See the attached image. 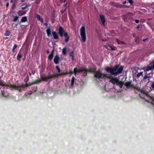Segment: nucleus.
<instances>
[{"instance_id": "f257e3e1", "label": "nucleus", "mask_w": 154, "mask_h": 154, "mask_svg": "<svg viewBox=\"0 0 154 154\" xmlns=\"http://www.w3.org/2000/svg\"><path fill=\"white\" fill-rule=\"evenodd\" d=\"M123 68L122 66H116L113 68H106V70L107 72L115 75L121 73L123 70Z\"/></svg>"}, {"instance_id": "f03ea898", "label": "nucleus", "mask_w": 154, "mask_h": 154, "mask_svg": "<svg viewBox=\"0 0 154 154\" xmlns=\"http://www.w3.org/2000/svg\"><path fill=\"white\" fill-rule=\"evenodd\" d=\"M42 80H38L35 82L32 83H30V84H26L25 85H22L21 86H20V85H13L12 86V87L13 88H15L17 90H18L20 92L21 91V88H24L26 87H27L29 86H30L31 85L35 84H36L38 83H39L41 82Z\"/></svg>"}, {"instance_id": "7ed1b4c3", "label": "nucleus", "mask_w": 154, "mask_h": 154, "mask_svg": "<svg viewBox=\"0 0 154 154\" xmlns=\"http://www.w3.org/2000/svg\"><path fill=\"white\" fill-rule=\"evenodd\" d=\"M109 78H108L110 79L109 82H112L113 84H116L118 85L119 86L120 88L122 87L123 82L121 81H120L118 79L116 78L111 77L110 76H109Z\"/></svg>"}, {"instance_id": "20e7f679", "label": "nucleus", "mask_w": 154, "mask_h": 154, "mask_svg": "<svg viewBox=\"0 0 154 154\" xmlns=\"http://www.w3.org/2000/svg\"><path fill=\"white\" fill-rule=\"evenodd\" d=\"M94 75L97 79H102L104 78H109V75L103 73L100 71L98 70L95 72Z\"/></svg>"}, {"instance_id": "39448f33", "label": "nucleus", "mask_w": 154, "mask_h": 154, "mask_svg": "<svg viewBox=\"0 0 154 154\" xmlns=\"http://www.w3.org/2000/svg\"><path fill=\"white\" fill-rule=\"evenodd\" d=\"M80 31L82 41L83 42H85L86 40V29L85 27L84 26H82L80 28Z\"/></svg>"}, {"instance_id": "423d86ee", "label": "nucleus", "mask_w": 154, "mask_h": 154, "mask_svg": "<svg viewBox=\"0 0 154 154\" xmlns=\"http://www.w3.org/2000/svg\"><path fill=\"white\" fill-rule=\"evenodd\" d=\"M59 33L61 37H62L63 34L64 36L66 37L65 41L66 42H67L69 39V37L68 36L67 33L65 32L63 28L60 27L59 29Z\"/></svg>"}, {"instance_id": "0eeeda50", "label": "nucleus", "mask_w": 154, "mask_h": 154, "mask_svg": "<svg viewBox=\"0 0 154 154\" xmlns=\"http://www.w3.org/2000/svg\"><path fill=\"white\" fill-rule=\"evenodd\" d=\"M69 74V72H66L65 73L63 72V73H59L58 74H54L53 75H49L48 76H46L45 77L42 78V80L44 81V80H45L46 79H50V78L54 77H55L60 76H61L63 75H67V74Z\"/></svg>"}, {"instance_id": "6e6552de", "label": "nucleus", "mask_w": 154, "mask_h": 154, "mask_svg": "<svg viewBox=\"0 0 154 154\" xmlns=\"http://www.w3.org/2000/svg\"><path fill=\"white\" fill-rule=\"evenodd\" d=\"M150 66H148L144 68V70L145 71H147L150 70L152 69H154V62L153 61L152 63H150Z\"/></svg>"}, {"instance_id": "1a4fd4ad", "label": "nucleus", "mask_w": 154, "mask_h": 154, "mask_svg": "<svg viewBox=\"0 0 154 154\" xmlns=\"http://www.w3.org/2000/svg\"><path fill=\"white\" fill-rule=\"evenodd\" d=\"M105 48L110 51H114L116 49V48L115 46H111L110 45H107L105 46Z\"/></svg>"}, {"instance_id": "9d476101", "label": "nucleus", "mask_w": 154, "mask_h": 154, "mask_svg": "<svg viewBox=\"0 0 154 154\" xmlns=\"http://www.w3.org/2000/svg\"><path fill=\"white\" fill-rule=\"evenodd\" d=\"M60 59V57L58 56L57 55L55 56L54 58V62L55 64H57L59 63V61Z\"/></svg>"}, {"instance_id": "9b49d317", "label": "nucleus", "mask_w": 154, "mask_h": 154, "mask_svg": "<svg viewBox=\"0 0 154 154\" xmlns=\"http://www.w3.org/2000/svg\"><path fill=\"white\" fill-rule=\"evenodd\" d=\"M100 18L103 24L104 25L105 20L104 16L103 15H101L100 16Z\"/></svg>"}, {"instance_id": "f8f14e48", "label": "nucleus", "mask_w": 154, "mask_h": 154, "mask_svg": "<svg viewBox=\"0 0 154 154\" xmlns=\"http://www.w3.org/2000/svg\"><path fill=\"white\" fill-rule=\"evenodd\" d=\"M26 13V12L25 11H20L18 12V14L19 16H22V15L25 14Z\"/></svg>"}, {"instance_id": "ddd939ff", "label": "nucleus", "mask_w": 154, "mask_h": 154, "mask_svg": "<svg viewBox=\"0 0 154 154\" xmlns=\"http://www.w3.org/2000/svg\"><path fill=\"white\" fill-rule=\"evenodd\" d=\"M46 32L48 37L51 36V30L50 28L46 30Z\"/></svg>"}, {"instance_id": "4468645a", "label": "nucleus", "mask_w": 154, "mask_h": 154, "mask_svg": "<svg viewBox=\"0 0 154 154\" xmlns=\"http://www.w3.org/2000/svg\"><path fill=\"white\" fill-rule=\"evenodd\" d=\"M52 33L55 39H57L58 38V35L57 33L54 32H52Z\"/></svg>"}, {"instance_id": "2eb2a0df", "label": "nucleus", "mask_w": 154, "mask_h": 154, "mask_svg": "<svg viewBox=\"0 0 154 154\" xmlns=\"http://www.w3.org/2000/svg\"><path fill=\"white\" fill-rule=\"evenodd\" d=\"M36 17L42 23H43V20L42 18L40 16L38 15L37 14L36 16Z\"/></svg>"}, {"instance_id": "dca6fc26", "label": "nucleus", "mask_w": 154, "mask_h": 154, "mask_svg": "<svg viewBox=\"0 0 154 154\" xmlns=\"http://www.w3.org/2000/svg\"><path fill=\"white\" fill-rule=\"evenodd\" d=\"M74 79L75 78L74 76H73L71 79V84L70 85V87H72L73 86L74 82Z\"/></svg>"}, {"instance_id": "f3484780", "label": "nucleus", "mask_w": 154, "mask_h": 154, "mask_svg": "<svg viewBox=\"0 0 154 154\" xmlns=\"http://www.w3.org/2000/svg\"><path fill=\"white\" fill-rule=\"evenodd\" d=\"M28 7V5L26 4H24L21 6V8L22 10H24Z\"/></svg>"}, {"instance_id": "a211bd4d", "label": "nucleus", "mask_w": 154, "mask_h": 154, "mask_svg": "<svg viewBox=\"0 0 154 154\" xmlns=\"http://www.w3.org/2000/svg\"><path fill=\"white\" fill-rule=\"evenodd\" d=\"M82 71H83V70L82 69H79L78 70H76V68H75L74 69V74L75 75L76 74V73L77 72H82Z\"/></svg>"}, {"instance_id": "6ab92c4d", "label": "nucleus", "mask_w": 154, "mask_h": 154, "mask_svg": "<svg viewBox=\"0 0 154 154\" xmlns=\"http://www.w3.org/2000/svg\"><path fill=\"white\" fill-rule=\"evenodd\" d=\"M62 53L63 54L66 55L67 54L66 48H63L62 50Z\"/></svg>"}, {"instance_id": "aec40b11", "label": "nucleus", "mask_w": 154, "mask_h": 154, "mask_svg": "<svg viewBox=\"0 0 154 154\" xmlns=\"http://www.w3.org/2000/svg\"><path fill=\"white\" fill-rule=\"evenodd\" d=\"M131 83L130 82H127L125 83V85L127 88H129L131 87Z\"/></svg>"}, {"instance_id": "412c9836", "label": "nucleus", "mask_w": 154, "mask_h": 154, "mask_svg": "<svg viewBox=\"0 0 154 154\" xmlns=\"http://www.w3.org/2000/svg\"><path fill=\"white\" fill-rule=\"evenodd\" d=\"M22 57V55L20 53V52L19 53L17 57V59L18 60H20V58Z\"/></svg>"}, {"instance_id": "4be33fe9", "label": "nucleus", "mask_w": 154, "mask_h": 154, "mask_svg": "<svg viewBox=\"0 0 154 154\" xmlns=\"http://www.w3.org/2000/svg\"><path fill=\"white\" fill-rule=\"evenodd\" d=\"M27 20V18L26 17H23L21 20V21L22 22H26Z\"/></svg>"}, {"instance_id": "5701e85b", "label": "nucleus", "mask_w": 154, "mask_h": 154, "mask_svg": "<svg viewBox=\"0 0 154 154\" xmlns=\"http://www.w3.org/2000/svg\"><path fill=\"white\" fill-rule=\"evenodd\" d=\"M69 56L70 57H72V60H74V54H73V51L69 53Z\"/></svg>"}, {"instance_id": "b1692460", "label": "nucleus", "mask_w": 154, "mask_h": 154, "mask_svg": "<svg viewBox=\"0 0 154 154\" xmlns=\"http://www.w3.org/2000/svg\"><path fill=\"white\" fill-rule=\"evenodd\" d=\"M117 42L118 44H122L123 45H125V42H123L117 40Z\"/></svg>"}, {"instance_id": "393cba45", "label": "nucleus", "mask_w": 154, "mask_h": 154, "mask_svg": "<svg viewBox=\"0 0 154 154\" xmlns=\"http://www.w3.org/2000/svg\"><path fill=\"white\" fill-rule=\"evenodd\" d=\"M53 55L52 54H50L48 56V59L49 60H51L53 57Z\"/></svg>"}, {"instance_id": "a878e982", "label": "nucleus", "mask_w": 154, "mask_h": 154, "mask_svg": "<svg viewBox=\"0 0 154 154\" xmlns=\"http://www.w3.org/2000/svg\"><path fill=\"white\" fill-rule=\"evenodd\" d=\"M8 94L7 92L3 93H2V95L4 97H7L8 96Z\"/></svg>"}, {"instance_id": "bb28decb", "label": "nucleus", "mask_w": 154, "mask_h": 154, "mask_svg": "<svg viewBox=\"0 0 154 154\" xmlns=\"http://www.w3.org/2000/svg\"><path fill=\"white\" fill-rule=\"evenodd\" d=\"M56 69L57 70L58 72L60 73V70L58 66H57L56 67Z\"/></svg>"}, {"instance_id": "cd10ccee", "label": "nucleus", "mask_w": 154, "mask_h": 154, "mask_svg": "<svg viewBox=\"0 0 154 154\" xmlns=\"http://www.w3.org/2000/svg\"><path fill=\"white\" fill-rule=\"evenodd\" d=\"M10 34V32L9 31H6L5 32V35H6L8 36Z\"/></svg>"}, {"instance_id": "c85d7f7f", "label": "nucleus", "mask_w": 154, "mask_h": 154, "mask_svg": "<svg viewBox=\"0 0 154 154\" xmlns=\"http://www.w3.org/2000/svg\"><path fill=\"white\" fill-rule=\"evenodd\" d=\"M18 19V17L17 16H15L14 17L13 19V21H16Z\"/></svg>"}, {"instance_id": "c756f323", "label": "nucleus", "mask_w": 154, "mask_h": 154, "mask_svg": "<svg viewBox=\"0 0 154 154\" xmlns=\"http://www.w3.org/2000/svg\"><path fill=\"white\" fill-rule=\"evenodd\" d=\"M115 6L117 7L121 8L122 7V5H121L117 4V5H115Z\"/></svg>"}, {"instance_id": "7c9ffc66", "label": "nucleus", "mask_w": 154, "mask_h": 154, "mask_svg": "<svg viewBox=\"0 0 154 154\" xmlns=\"http://www.w3.org/2000/svg\"><path fill=\"white\" fill-rule=\"evenodd\" d=\"M0 85H1L2 86H4L5 85L3 82L0 81Z\"/></svg>"}, {"instance_id": "2f4dec72", "label": "nucleus", "mask_w": 154, "mask_h": 154, "mask_svg": "<svg viewBox=\"0 0 154 154\" xmlns=\"http://www.w3.org/2000/svg\"><path fill=\"white\" fill-rule=\"evenodd\" d=\"M143 74V72H140L137 74V76L139 77L141 75Z\"/></svg>"}, {"instance_id": "473e14b6", "label": "nucleus", "mask_w": 154, "mask_h": 154, "mask_svg": "<svg viewBox=\"0 0 154 154\" xmlns=\"http://www.w3.org/2000/svg\"><path fill=\"white\" fill-rule=\"evenodd\" d=\"M17 46L16 45H14L13 49V51H14V50L17 47Z\"/></svg>"}, {"instance_id": "72a5a7b5", "label": "nucleus", "mask_w": 154, "mask_h": 154, "mask_svg": "<svg viewBox=\"0 0 154 154\" xmlns=\"http://www.w3.org/2000/svg\"><path fill=\"white\" fill-rule=\"evenodd\" d=\"M83 70L85 71L86 72H91V71L90 70H89L87 69H84Z\"/></svg>"}, {"instance_id": "f704fd0d", "label": "nucleus", "mask_w": 154, "mask_h": 154, "mask_svg": "<svg viewBox=\"0 0 154 154\" xmlns=\"http://www.w3.org/2000/svg\"><path fill=\"white\" fill-rule=\"evenodd\" d=\"M128 2L130 3L131 4H132L133 3V1L132 0H128Z\"/></svg>"}, {"instance_id": "c9c22d12", "label": "nucleus", "mask_w": 154, "mask_h": 154, "mask_svg": "<svg viewBox=\"0 0 154 154\" xmlns=\"http://www.w3.org/2000/svg\"><path fill=\"white\" fill-rule=\"evenodd\" d=\"M151 87L153 88V89L154 90V83L152 84Z\"/></svg>"}, {"instance_id": "e433bc0d", "label": "nucleus", "mask_w": 154, "mask_h": 154, "mask_svg": "<svg viewBox=\"0 0 154 154\" xmlns=\"http://www.w3.org/2000/svg\"><path fill=\"white\" fill-rule=\"evenodd\" d=\"M135 22L137 23H138L139 22V20H135Z\"/></svg>"}, {"instance_id": "4c0bfd02", "label": "nucleus", "mask_w": 154, "mask_h": 154, "mask_svg": "<svg viewBox=\"0 0 154 154\" xmlns=\"http://www.w3.org/2000/svg\"><path fill=\"white\" fill-rule=\"evenodd\" d=\"M9 5V4L8 3H7L6 4V7L7 8L8 7V6Z\"/></svg>"}, {"instance_id": "58836bf2", "label": "nucleus", "mask_w": 154, "mask_h": 154, "mask_svg": "<svg viewBox=\"0 0 154 154\" xmlns=\"http://www.w3.org/2000/svg\"><path fill=\"white\" fill-rule=\"evenodd\" d=\"M54 52V50H53L52 51V52L51 54H52V55H53Z\"/></svg>"}, {"instance_id": "ea45409f", "label": "nucleus", "mask_w": 154, "mask_h": 154, "mask_svg": "<svg viewBox=\"0 0 154 154\" xmlns=\"http://www.w3.org/2000/svg\"><path fill=\"white\" fill-rule=\"evenodd\" d=\"M126 3V1H124L123 2V4H125Z\"/></svg>"}, {"instance_id": "a19ab883", "label": "nucleus", "mask_w": 154, "mask_h": 154, "mask_svg": "<svg viewBox=\"0 0 154 154\" xmlns=\"http://www.w3.org/2000/svg\"><path fill=\"white\" fill-rule=\"evenodd\" d=\"M69 74H72L73 73V72L72 71H71L69 72Z\"/></svg>"}, {"instance_id": "79ce46f5", "label": "nucleus", "mask_w": 154, "mask_h": 154, "mask_svg": "<svg viewBox=\"0 0 154 154\" xmlns=\"http://www.w3.org/2000/svg\"><path fill=\"white\" fill-rule=\"evenodd\" d=\"M47 24H47V23H45V26H47Z\"/></svg>"}, {"instance_id": "37998d69", "label": "nucleus", "mask_w": 154, "mask_h": 154, "mask_svg": "<svg viewBox=\"0 0 154 154\" xmlns=\"http://www.w3.org/2000/svg\"><path fill=\"white\" fill-rule=\"evenodd\" d=\"M84 76H86L87 75V74H86V73H85V74H84Z\"/></svg>"}, {"instance_id": "c03bdc74", "label": "nucleus", "mask_w": 154, "mask_h": 154, "mask_svg": "<svg viewBox=\"0 0 154 154\" xmlns=\"http://www.w3.org/2000/svg\"><path fill=\"white\" fill-rule=\"evenodd\" d=\"M146 40V39H144L143 40V41L144 42Z\"/></svg>"}, {"instance_id": "a18cd8bd", "label": "nucleus", "mask_w": 154, "mask_h": 154, "mask_svg": "<svg viewBox=\"0 0 154 154\" xmlns=\"http://www.w3.org/2000/svg\"><path fill=\"white\" fill-rule=\"evenodd\" d=\"M35 89H37V88H36V87H35Z\"/></svg>"}, {"instance_id": "49530a36", "label": "nucleus", "mask_w": 154, "mask_h": 154, "mask_svg": "<svg viewBox=\"0 0 154 154\" xmlns=\"http://www.w3.org/2000/svg\"><path fill=\"white\" fill-rule=\"evenodd\" d=\"M12 2V0H11V2Z\"/></svg>"}, {"instance_id": "de8ad7c7", "label": "nucleus", "mask_w": 154, "mask_h": 154, "mask_svg": "<svg viewBox=\"0 0 154 154\" xmlns=\"http://www.w3.org/2000/svg\"><path fill=\"white\" fill-rule=\"evenodd\" d=\"M4 0V1H6V0Z\"/></svg>"}]
</instances>
